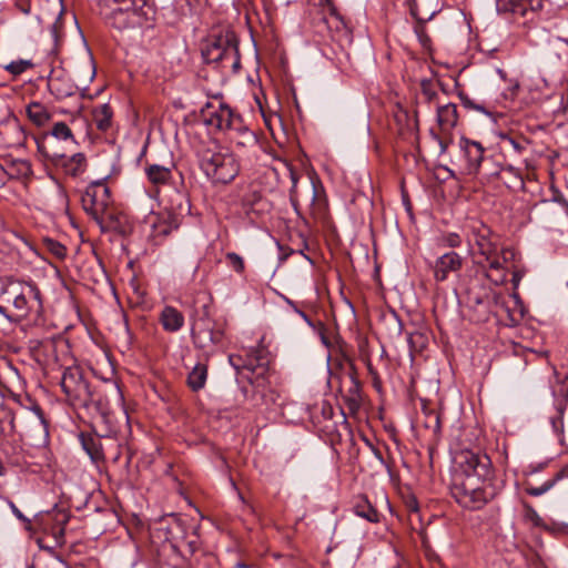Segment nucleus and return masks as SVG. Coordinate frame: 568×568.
<instances>
[{
    "mask_svg": "<svg viewBox=\"0 0 568 568\" xmlns=\"http://www.w3.org/2000/svg\"><path fill=\"white\" fill-rule=\"evenodd\" d=\"M60 386L73 407L83 409L89 417L93 418L94 425L101 434L114 432L118 424L124 422L123 394L116 383L111 385L116 396L115 407H111L102 392L91 388L82 368L78 365L63 368Z\"/></svg>",
    "mask_w": 568,
    "mask_h": 568,
    "instance_id": "nucleus-1",
    "label": "nucleus"
},
{
    "mask_svg": "<svg viewBox=\"0 0 568 568\" xmlns=\"http://www.w3.org/2000/svg\"><path fill=\"white\" fill-rule=\"evenodd\" d=\"M457 474L450 487L452 497L465 509L478 510L495 498V469L486 453L460 450L455 456Z\"/></svg>",
    "mask_w": 568,
    "mask_h": 568,
    "instance_id": "nucleus-2",
    "label": "nucleus"
},
{
    "mask_svg": "<svg viewBox=\"0 0 568 568\" xmlns=\"http://www.w3.org/2000/svg\"><path fill=\"white\" fill-rule=\"evenodd\" d=\"M42 293L33 282L0 277V314L10 321L30 320L42 325Z\"/></svg>",
    "mask_w": 568,
    "mask_h": 568,
    "instance_id": "nucleus-3",
    "label": "nucleus"
},
{
    "mask_svg": "<svg viewBox=\"0 0 568 568\" xmlns=\"http://www.w3.org/2000/svg\"><path fill=\"white\" fill-rule=\"evenodd\" d=\"M115 8L105 16L106 22L118 30L152 27L156 8L151 0H105Z\"/></svg>",
    "mask_w": 568,
    "mask_h": 568,
    "instance_id": "nucleus-4",
    "label": "nucleus"
},
{
    "mask_svg": "<svg viewBox=\"0 0 568 568\" xmlns=\"http://www.w3.org/2000/svg\"><path fill=\"white\" fill-rule=\"evenodd\" d=\"M202 57L207 64H214L220 71L230 70L237 73L241 69L239 39L233 31L212 36L202 49Z\"/></svg>",
    "mask_w": 568,
    "mask_h": 568,
    "instance_id": "nucleus-5",
    "label": "nucleus"
},
{
    "mask_svg": "<svg viewBox=\"0 0 568 568\" xmlns=\"http://www.w3.org/2000/svg\"><path fill=\"white\" fill-rule=\"evenodd\" d=\"M200 165L205 175L214 183L226 184L232 182L240 172V164L233 153L203 152Z\"/></svg>",
    "mask_w": 568,
    "mask_h": 568,
    "instance_id": "nucleus-6",
    "label": "nucleus"
},
{
    "mask_svg": "<svg viewBox=\"0 0 568 568\" xmlns=\"http://www.w3.org/2000/svg\"><path fill=\"white\" fill-rule=\"evenodd\" d=\"M191 337L195 347L209 349L224 339V332L211 317L209 306L204 305L201 313L192 318Z\"/></svg>",
    "mask_w": 568,
    "mask_h": 568,
    "instance_id": "nucleus-7",
    "label": "nucleus"
},
{
    "mask_svg": "<svg viewBox=\"0 0 568 568\" xmlns=\"http://www.w3.org/2000/svg\"><path fill=\"white\" fill-rule=\"evenodd\" d=\"M201 119L206 126L226 132L239 128L242 121L241 115L234 113L233 110L222 101H219L217 104L206 102L201 109Z\"/></svg>",
    "mask_w": 568,
    "mask_h": 568,
    "instance_id": "nucleus-8",
    "label": "nucleus"
},
{
    "mask_svg": "<svg viewBox=\"0 0 568 568\" xmlns=\"http://www.w3.org/2000/svg\"><path fill=\"white\" fill-rule=\"evenodd\" d=\"M111 194L109 186L104 181L90 183L81 196L83 210L92 216L94 221L101 219L111 207Z\"/></svg>",
    "mask_w": 568,
    "mask_h": 568,
    "instance_id": "nucleus-9",
    "label": "nucleus"
},
{
    "mask_svg": "<svg viewBox=\"0 0 568 568\" xmlns=\"http://www.w3.org/2000/svg\"><path fill=\"white\" fill-rule=\"evenodd\" d=\"M542 465L531 467L527 473V479L524 481V490L531 497H539L551 489H557L561 494H568V475L565 470H559L547 478L540 485H537L536 476L541 471Z\"/></svg>",
    "mask_w": 568,
    "mask_h": 568,
    "instance_id": "nucleus-10",
    "label": "nucleus"
},
{
    "mask_svg": "<svg viewBox=\"0 0 568 568\" xmlns=\"http://www.w3.org/2000/svg\"><path fill=\"white\" fill-rule=\"evenodd\" d=\"M90 418H91V425H92V428H93L94 433L93 434H91V433H81L79 435V439H80L82 448L89 455L91 460L93 463H100V462L104 460V452H103L101 439L103 437L115 436L118 433H120L122 430L123 427L128 428L129 427V414L125 410L124 422L123 423H119L118 427L114 429V432H111L110 434H101L100 432H98V429H97V427L94 425L93 418L92 417H90Z\"/></svg>",
    "mask_w": 568,
    "mask_h": 568,
    "instance_id": "nucleus-11",
    "label": "nucleus"
},
{
    "mask_svg": "<svg viewBox=\"0 0 568 568\" xmlns=\"http://www.w3.org/2000/svg\"><path fill=\"white\" fill-rule=\"evenodd\" d=\"M471 236L475 245L480 255L485 260H490L497 254L498 250V235L483 222H476L471 225Z\"/></svg>",
    "mask_w": 568,
    "mask_h": 568,
    "instance_id": "nucleus-12",
    "label": "nucleus"
},
{
    "mask_svg": "<svg viewBox=\"0 0 568 568\" xmlns=\"http://www.w3.org/2000/svg\"><path fill=\"white\" fill-rule=\"evenodd\" d=\"M496 9L499 13H511L531 21L542 9V0H496Z\"/></svg>",
    "mask_w": 568,
    "mask_h": 568,
    "instance_id": "nucleus-13",
    "label": "nucleus"
},
{
    "mask_svg": "<svg viewBox=\"0 0 568 568\" xmlns=\"http://www.w3.org/2000/svg\"><path fill=\"white\" fill-rule=\"evenodd\" d=\"M48 136H52L59 141H70L72 143H75L74 135L72 133V130L70 126L62 121L53 123L50 131L44 132L41 138L37 139V145L39 152L44 155L45 158L50 159L51 161L62 160L63 154H59L57 152H50L48 148L44 144V141Z\"/></svg>",
    "mask_w": 568,
    "mask_h": 568,
    "instance_id": "nucleus-14",
    "label": "nucleus"
},
{
    "mask_svg": "<svg viewBox=\"0 0 568 568\" xmlns=\"http://www.w3.org/2000/svg\"><path fill=\"white\" fill-rule=\"evenodd\" d=\"M176 207H173V212L169 213L168 220H162L158 224H154V229L158 235L166 236L172 230H176L179 227L178 216L187 215L191 211V204L187 196L183 193H176Z\"/></svg>",
    "mask_w": 568,
    "mask_h": 568,
    "instance_id": "nucleus-15",
    "label": "nucleus"
},
{
    "mask_svg": "<svg viewBox=\"0 0 568 568\" xmlns=\"http://www.w3.org/2000/svg\"><path fill=\"white\" fill-rule=\"evenodd\" d=\"M460 150L466 159V170L468 174H478L480 164L485 161V149L481 143L462 138L459 141Z\"/></svg>",
    "mask_w": 568,
    "mask_h": 568,
    "instance_id": "nucleus-16",
    "label": "nucleus"
},
{
    "mask_svg": "<svg viewBox=\"0 0 568 568\" xmlns=\"http://www.w3.org/2000/svg\"><path fill=\"white\" fill-rule=\"evenodd\" d=\"M464 258L456 252L450 251L440 255L433 266L434 277L437 282H444L450 273L462 270Z\"/></svg>",
    "mask_w": 568,
    "mask_h": 568,
    "instance_id": "nucleus-17",
    "label": "nucleus"
},
{
    "mask_svg": "<svg viewBox=\"0 0 568 568\" xmlns=\"http://www.w3.org/2000/svg\"><path fill=\"white\" fill-rule=\"evenodd\" d=\"M26 132L17 118L8 120L0 126V146L17 148L26 142Z\"/></svg>",
    "mask_w": 568,
    "mask_h": 568,
    "instance_id": "nucleus-18",
    "label": "nucleus"
},
{
    "mask_svg": "<svg viewBox=\"0 0 568 568\" xmlns=\"http://www.w3.org/2000/svg\"><path fill=\"white\" fill-rule=\"evenodd\" d=\"M568 206L567 201L560 192L552 189V195L549 199H542L532 205V213L537 216L555 217Z\"/></svg>",
    "mask_w": 568,
    "mask_h": 568,
    "instance_id": "nucleus-19",
    "label": "nucleus"
},
{
    "mask_svg": "<svg viewBox=\"0 0 568 568\" xmlns=\"http://www.w3.org/2000/svg\"><path fill=\"white\" fill-rule=\"evenodd\" d=\"M32 173L31 165L27 160H6L0 163V185L6 183L7 179H22Z\"/></svg>",
    "mask_w": 568,
    "mask_h": 568,
    "instance_id": "nucleus-20",
    "label": "nucleus"
},
{
    "mask_svg": "<svg viewBox=\"0 0 568 568\" xmlns=\"http://www.w3.org/2000/svg\"><path fill=\"white\" fill-rule=\"evenodd\" d=\"M95 222L102 232H115L123 235L129 229L126 216L121 212L114 211L112 207Z\"/></svg>",
    "mask_w": 568,
    "mask_h": 568,
    "instance_id": "nucleus-21",
    "label": "nucleus"
},
{
    "mask_svg": "<svg viewBox=\"0 0 568 568\" xmlns=\"http://www.w3.org/2000/svg\"><path fill=\"white\" fill-rule=\"evenodd\" d=\"M37 345L33 346L37 359L42 361L45 365L58 366V343L53 338H45L43 341H34ZM61 368V366L59 365Z\"/></svg>",
    "mask_w": 568,
    "mask_h": 568,
    "instance_id": "nucleus-22",
    "label": "nucleus"
},
{
    "mask_svg": "<svg viewBox=\"0 0 568 568\" xmlns=\"http://www.w3.org/2000/svg\"><path fill=\"white\" fill-rule=\"evenodd\" d=\"M4 464L9 467L21 468L26 465V455L21 445L16 442H4L1 446Z\"/></svg>",
    "mask_w": 568,
    "mask_h": 568,
    "instance_id": "nucleus-23",
    "label": "nucleus"
},
{
    "mask_svg": "<svg viewBox=\"0 0 568 568\" xmlns=\"http://www.w3.org/2000/svg\"><path fill=\"white\" fill-rule=\"evenodd\" d=\"M437 122L443 132L452 131L458 122L457 105L454 103L438 105Z\"/></svg>",
    "mask_w": 568,
    "mask_h": 568,
    "instance_id": "nucleus-24",
    "label": "nucleus"
},
{
    "mask_svg": "<svg viewBox=\"0 0 568 568\" xmlns=\"http://www.w3.org/2000/svg\"><path fill=\"white\" fill-rule=\"evenodd\" d=\"M160 323L166 332H178L184 325L183 314L173 306H165L160 313Z\"/></svg>",
    "mask_w": 568,
    "mask_h": 568,
    "instance_id": "nucleus-25",
    "label": "nucleus"
},
{
    "mask_svg": "<svg viewBox=\"0 0 568 568\" xmlns=\"http://www.w3.org/2000/svg\"><path fill=\"white\" fill-rule=\"evenodd\" d=\"M229 139L237 148L255 146L256 138L255 134L243 125V121L239 124V128L227 131Z\"/></svg>",
    "mask_w": 568,
    "mask_h": 568,
    "instance_id": "nucleus-26",
    "label": "nucleus"
},
{
    "mask_svg": "<svg viewBox=\"0 0 568 568\" xmlns=\"http://www.w3.org/2000/svg\"><path fill=\"white\" fill-rule=\"evenodd\" d=\"M174 165L164 166L160 164H150L145 168L148 180L154 185H165L172 179V169Z\"/></svg>",
    "mask_w": 568,
    "mask_h": 568,
    "instance_id": "nucleus-27",
    "label": "nucleus"
},
{
    "mask_svg": "<svg viewBox=\"0 0 568 568\" xmlns=\"http://www.w3.org/2000/svg\"><path fill=\"white\" fill-rule=\"evenodd\" d=\"M323 22L326 24L328 31H334L336 36L348 37V27L344 18L337 12L335 6H331V11L328 12V16L323 17Z\"/></svg>",
    "mask_w": 568,
    "mask_h": 568,
    "instance_id": "nucleus-28",
    "label": "nucleus"
},
{
    "mask_svg": "<svg viewBox=\"0 0 568 568\" xmlns=\"http://www.w3.org/2000/svg\"><path fill=\"white\" fill-rule=\"evenodd\" d=\"M354 513L369 523H379L381 516L377 509L369 503L366 496H358L354 504Z\"/></svg>",
    "mask_w": 568,
    "mask_h": 568,
    "instance_id": "nucleus-29",
    "label": "nucleus"
},
{
    "mask_svg": "<svg viewBox=\"0 0 568 568\" xmlns=\"http://www.w3.org/2000/svg\"><path fill=\"white\" fill-rule=\"evenodd\" d=\"M27 115L30 121L38 128L47 125L52 116L47 106L40 102H31L28 104Z\"/></svg>",
    "mask_w": 568,
    "mask_h": 568,
    "instance_id": "nucleus-30",
    "label": "nucleus"
},
{
    "mask_svg": "<svg viewBox=\"0 0 568 568\" xmlns=\"http://www.w3.org/2000/svg\"><path fill=\"white\" fill-rule=\"evenodd\" d=\"M113 111L108 103L97 105L92 110L93 122L98 130L108 131L112 125Z\"/></svg>",
    "mask_w": 568,
    "mask_h": 568,
    "instance_id": "nucleus-31",
    "label": "nucleus"
},
{
    "mask_svg": "<svg viewBox=\"0 0 568 568\" xmlns=\"http://www.w3.org/2000/svg\"><path fill=\"white\" fill-rule=\"evenodd\" d=\"M69 514L64 510H57L52 515L53 525L50 528V534L55 540L57 545H63L64 542V532H65V525L69 521Z\"/></svg>",
    "mask_w": 568,
    "mask_h": 568,
    "instance_id": "nucleus-32",
    "label": "nucleus"
},
{
    "mask_svg": "<svg viewBox=\"0 0 568 568\" xmlns=\"http://www.w3.org/2000/svg\"><path fill=\"white\" fill-rule=\"evenodd\" d=\"M55 164L62 162L64 171L68 175L78 176L84 172L87 168V159L83 153H75L71 158L53 161Z\"/></svg>",
    "mask_w": 568,
    "mask_h": 568,
    "instance_id": "nucleus-33",
    "label": "nucleus"
},
{
    "mask_svg": "<svg viewBox=\"0 0 568 568\" xmlns=\"http://www.w3.org/2000/svg\"><path fill=\"white\" fill-rule=\"evenodd\" d=\"M207 378V365L197 363L187 375V385L193 392H199L205 386Z\"/></svg>",
    "mask_w": 568,
    "mask_h": 568,
    "instance_id": "nucleus-34",
    "label": "nucleus"
},
{
    "mask_svg": "<svg viewBox=\"0 0 568 568\" xmlns=\"http://www.w3.org/2000/svg\"><path fill=\"white\" fill-rule=\"evenodd\" d=\"M497 180H500L509 189L524 186V179L520 170L513 165L504 166L503 174L498 175Z\"/></svg>",
    "mask_w": 568,
    "mask_h": 568,
    "instance_id": "nucleus-35",
    "label": "nucleus"
},
{
    "mask_svg": "<svg viewBox=\"0 0 568 568\" xmlns=\"http://www.w3.org/2000/svg\"><path fill=\"white\" fill-rule=\"evenodd\" d=\"M486 261L488 262V272L486 276L496 285L505 283L506 272L499 258L494 255L490 260Z\"/></svg>",
    "mask_w": 568,
    "mask_h": 568,
    "instance_id": "nucleus-36",
    "label": "nucleus"
},
{
    "mask_svg": "<svg viewBox=\"0 0 568 568\" xmlns=\"http://www.w3.org/2000/svg\"><path fill=\"white\" fill-rule=\"evenodd\" d=\"M504 165L494 158H486L480 164L479 173L483 174L488 181L497 180L498 175L503 174Z\"/></svg>",
    "mask_w": 568,
    "mask_h": 568,
    "instance_id": "nucleus-37",
    "label": "nucleus"
},
{
    "mask_svg": "<svg viewBox=\"0 0 568 568\" xmlns=\"http://www.w3.org/2000/svg\"><path fill=\"white\" fill-rule=\"evenodd\" d=\"M255 359L257 361L256 364H254V359L251 358V357H248L245 362L240 363V362H242L240 356H234V355H230L229 356V361H230L231 365L235 369L239 371L241 367H243V368H245L247 371H251V372H255L256 369H261L260 374H263L266 371L265 363H261L260 362L261 358H255Z\"/></svg>",
    "mask_w": 568,
    "mask_h": 568,
    "instance_id": "nucleus-38",
    "label": "nucleus"
},
{
    "mask_svg": "<svg viewBox=\"0 0 568 568\" xmlns=\"http://www.w3.org/2000/svg\"><path fill=\"white\" fill-rule=\"evenodd\" d=\"M407 343L410 353H419L427 346L428 338L426 334L415 331L407 335Z\"/></svg>",
    "mask_w": 568,
    "mask_h": 568,
    "instance_id": "nucleus-39",
    "label": "nucleus"
},
{
    "mask_svg": "<svg viewBox=\"0 0 568 568\" xmlns=\"http://www.w3.org/2000/svg\"><path fill=\"white\" fill-rule=\"evenodd\" d=\"M524 508V519L528 523H530L535 527H542L544 520L537 513V510L528 503H523Z\"/></svg>",
    "mask_w": 568,
    "mask_h": 568,
    "instance_id": "nucleus-40",
    "label": "nucleus"
},
{
    "mask_svg": "<svg viewBox=\"0 0 568 568\" xmlns=\"http://www.w3.org/2000/svg\"><path fill=\"white\" fill-rule=\"evenodd\" d=\"M44 246L53 256L59 260H63L67 255V247L55 240L45 239Z\"/></svg>",
    "mask_w": 568,
    "mask_h": 568,
    "instance_id": "nucleus-41",
    "label": "nucleus"
},
{
    "mask_svg": "<svg viewBox=\"0 0 568 568\" xmlns=\"http://www.w3.org/2000/svg\"><path fill=\"white\" fill-rule=\"evenodd\" d=\"M227 265L239 274H242L245 270V263L241 255L235 252H229L225 254Z\"/></svg>",
    "mask_w": 568,
    "mask_h": 568,
    "instance_id": "nucleus-42",
    "label": "nucleus"
},
{
    "mask_svg": "<svg viewBox=\"0 0 568 568\" xmlns=\"http://www.w3.org/2000/svg\"><path fill=\"white\" fill-rule=\"evenodd\" d=\"M438 245L444 247H458L462 245V237L457 233H446L438 239Z\"/></svg>",
    "mask_w": 568,
    "mask_h": 568,
    "instance_id": "nucleus-43",
    "label": "nucleus"
},
{
    "mask_svg": "<svg viewBox=\"0 0 568 568\" xmlns=\"http://www.w3.org/2000/svg\"><path fill=\"white\" fill-rule=\"evenodd\" d=\"M420 90L427 102H432L437 97L435 84L432 80L423 79L420 81Z\"/></svg>",
    "mask_w": 568,
    "mask_h": 568,
    "instance_id": "nucleus-44",
    "label": "nucleus"
},
{
    "mask_svg": "<svg viewBox=\"0 0 568 568\" xmlns=\"http://www.w3.org/2000/svg\"><path fill=\"white\" fill-rule=\"evenodd\" d=\"M32 67L29 60L12 61L6 67V70L14 75L23 73L26 70Z\"/></svg>",
    "mask_w": 568,
    "mask_h": 568,
    "instance_id": "nucleus-45",
    "label": "nucleus"
},
{
    "mask_svg": "<svg viewBox=\"0 0 568 568\" xmlns=\"http://www.w3.org/2000/svg\"><path fill=\"white\" fill-rule=\"evenodd\" d=\"M426 427L430 428L434 435H438L440 433V417L436 412H429L427 414Z\"/></svg>",
    "mask_w": 568,
    "mask_h": 568,
    "instance_id": "nucleus-46",
    "label": "nucleus"
},
{
    "mask_svg": "<svg viewBox=\"0 0 568 568\" xmlns=\"http://www.w3.org/2000/svg\"><path fill=\"white\" fill-rule=\"evenodd\" d=\"M290 178L292 181V186L290 190V200H291L292 204L294 206H296L298 174L293 169H290Z\"/></svg>",
    "mask_w": 568,
    "mask_h": 568,
    "instance_id": "nucleus-47",
    "label": "nucleus"
},
{
    "mask_svg": "<svg viewBox=\"0 0 568 568\" xmlns=\"http://www.w3.org/2000/svg\"><path fill=\"white\" fill-rule=\"evenodd\" d=\"M49 87L51 89V91L53 93H55V95L61 99V98H64V97H69V95H72L73 94V88L72 87H69L68 89L65 90H61L60 88H58V81L57 80H51L49 82Z\"/></svg>",
    "mask_w": 568,
    "mask_h": 568,
    "instance_id": "nucleus-48",
    "label": "nucleus"
},
{
    "mask_svg": "<svg viewBox=\"0 0 568 568\" xmlns=\"http://www.w3.org/2000/svg\"><path fill=\"white\" fill-rule=\"evenodd\" d=\"M460 99H462V102H463L465 108H469V109H474V110L480 111V112H483V113H485L487 115H491L493 114L491 112L487 111L486 108L483 104H476L475 102H473L466 95L460 94Z\"/></svg>",
    "mask_w": 568,
    "mask_h": 568,
    "instance_id": "nucleus-49",
    "label": "nucleus"
},
{
    "mask_svg": "<svg viewBox=\"0 0 568 568\" xmlns=\"http://www.w3.org/2000/svg\"><path fill=\"white\" fill-rule=\"evenodd\" d=\"M519 82L517 80H510L508 89L504 92L505 99L514 100L519 91Z\"/></svg>",
    "mask_w": 568,
    "mask_h": 568,
    "instance_id": "nucleus-50",
    "label": "nucleus"
},
{
    "mask_svg": "<svg viewBox=\"0 0 568 568\" xmlns=\"http://www.w3.org/2000/svg\"><path fill=\"white\" fill-rule=\"evenodd\" d=\"M430 134L433 136V139L438 143V146H439V154H444L447 149H448V145L450 143V140L447 141V140H444L442 139L437 133H435L434 131H430Z\"/></svg>",
    "mask_w": 568,
    "mask_h": 568,
    "instance_id": "nucleus-51",
    "label": "nucleus"
},
{
    "mask_svg": "<svg viewBox=\"0 0 568 568\" xmlns=\"http://www.w3.org/2000/svg\"><path fill=\"white\" fill-rule=\"evenodd\" d=\"M357 394L346 397L345 403L351 413L355 414L359 408V402L356 397Z\"/></svg>",
    "mask_w": 568,
    "mask_h": 568,
    "instance_id": "nucleus-52",
    "label": "nucleus"
},
{
    "mask_svg": "<svg viewBox=\"0 0 568 568\" xmlns=\"http://www.w3.org/2000/svg\"><path fill=\"white\" fill-rule=\"evenodd\" d=\"M7 426H9L10 428H13V422L3 418V415L1 414L0 415V436L6 433Z\"/></svg>",
    "mask_w": 568,
    "mask_h": 568,
    "instance_id": "nucleus-53",
    "label": "nucleus"
},
{
    "mask_svg": "<svg viewBox=\"0 0 568 568\" xmlns=\"http://www.w3.org/2000/svg\"><path fill=\"white\" fill-rule=\"evenodd\" d=\"M523 276H524V273L519 270H516L513 272L511 283H513L514 288H517L519 286Z\"/></svg>",
    "mask_w": 568,
    "mask_h": 568,
    "instance_id": "nucleus-54",
    "label": "nucleus"
},
{
    "mask_svg": "<svg viewBox=\"0 0 568 568\" xmlns=\"http://www.w3.org/2000/svg\"><path fill=\"white\" fill-rule=\"evenodd\" d=\"M9 506L12 510V513L14 514V516L20 519V520H23V521H27L28 519L23 516V514L19 510V508L12 503V501H9Z\"/></svg>",
    "mask_w": 568,
    "mask_h": 568,
    "instance_id": "nucleus-55",
    "label": "nucleus"
},
{
    "mask_svg": "<svg viewBox=\"0 0 568 568\" xmlns=\"http://www.w3.org/2000/svg\"><path fill=\"white\" fill-rule=\"evenodd\" d=\"M416 33L418 34V38L420 42L425 45L427 41H429V38L425 34L424 28L422 26L416 27Z\"/></svg>",
    "mask_w": 568,
    "mask_h": 568,
    "instance_id": "nucleus-56",
    "label": "nucleus"
},
{
    "mask_svg": "<svg viewBox=\"0 0 568 568\" xmlns=\"http://www.w3.org/2000/svg\"><path fill=\"white\" fill-rule=\"evenodd\" d=\"M552 423V427L556 432H561L562 430V418L561 417H558V418H554L551 420Z\"/></svg>",
    "mask_w": 568,
    "mask_h": 568,
    "instance_id": "nucleus-57",
    "label": "nucleus"
},
{
    "mask_svg": "<svg viewBox=\"0 0 568 568\" xmlns=\"http://www.w3.org/2000/svg\"><path fill=\"white\" fill-rule=\"evenodd\" d=\"M8 474V466L4 464L2 457L0 456V477H3Z\"/></svg>",
    "mask_w": 568,
    "mask_h": 568,
    "instance_id": "nucleus-58",
    "label": "nucleus"
},
{
    "mask_svg": "<svg viewBox=\"0 0 568 568\" xmlns=\"http://www.w3.org/2000/svg\"><path fill=\"white\" fill-rule=\"evenodd\" d=\"M19 10L23 13V14H29L30 11H31V7L30 4H27V6H18Z\"/></svg>",
    "mask_w": 568,
    "mask_h": 568,
    "instance_id": "nucleus-59",
    "label": "nucleus"
},
{
    "mask_svg": "<svg viewBox=\"0 0 568 568\" xmlns=\"http://www.w3.org/2000/svg\"><path fill=\"white\" fill-rule=\"evenodd\" d=\"M408 507L410 508V510L417 511L418 510V504H417L416 499H413L412 503L408 504Z\"/></svg>",
    "mask_w": 568,
    "mask_h": 568,
    "instance_id": "nucleus-60",
    "label": "nucleus"
},
{
    "mask_svg": "<svg viewBox=\"0 0 568 568\" xmlns=\"http://www.w3.org/2000/svg\"><path fill=\"white\" fill-rule=\"evenodd\" d=\"M412 14L418 20V21H425L426 19L419 17L417 10L415 8H412Z\"/></svg>",
    "mask_w": 568,
    "mask_h": 568,
    "instance_id": "nucleus-61",
    "label": "nucleus"
},
{
    "mask_svg": "<svg viewBox=\"0 0 568 568\" xmlns=\"http://www.w3.org/2000/svg\"><path fill=\"white\" fill-rule=\"evenodd\" d=\"M321 3L327 6L328 12L331 11V6H334L333 0H321Z\"/></svg>",
    "mask_w": 568,
    "mask_h": 568,
    "instance_id": "nucleus-62",
    "label": "nucleus"
},
{
    "mask_svg": "<svg viewBox=\"0 0 568 568\" xmlns=\"http://www.w3.org/2000/svg\"><path fill=\"white\" fill-rule=\"evenodd\" d=\"M395 318L397 321V332H398V334H400L402 329H403V324H402V322L396 316H395Z\"/></svg>",
    "mask_w": 568,
    "mask_h": 568,
    "instance_id": "nucleus-63",
    "label": "nucleus"
},
{
    "mask_svg": "<svg viewBox=\"0 0 568 568\" xmlns=\"http://www.w3.org/2000/svg\"><path fill=\"white\" fill-rule=\"evenodd\" d=\"M233 568H251L250 566L245 565V564H236Z\"/></svg>",
    "mask_w": 568,
    "mask_h": 568,
    "instance_id": "nucleus-64",
    "label": "nucleus"
}]
</instances>
